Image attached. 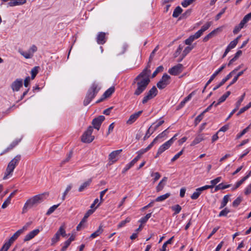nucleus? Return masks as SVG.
<instances>
[{
  "label": "nucleus",
  "instance_id": "obj_56",
  "mask_svg": "<svg viewBox=\"0 0 251 251\" xmlns=\"http://www.w3.org/2000/svg\"><path fill=\"white\" fill-rule=\"evenodd\" d=\"M245 96V93H244L242 95L241 98L239 99V100L237 101V102L236 103V107H237V108H239V107L241 105V104L242 102L243 101V100L244 99Z\"/></svg>",
  "mask_w": 251,
  "mask_h": 251
},
{
  "label": "nucleus",
  "instance_id": "obj_28",
  "mask_svg": "<svg viewBox=\"0 0 251 251\" xmlns=\"http://www.w3.org/2000/svg\"><path fill=\"white\" fill-rule=\"evenodd\" d=\"M102 232V226L101 225H100L99 227V228L95 232L91 234V235L90 236V238H91L92 239L95 238L99 236L100 234H101Z\"/></svg>",
  "mask_w": 251,
  "mask_h": 251
},
{
  "label": "nucleus",
  "instance_id": "obj_38",
  "mask_svg": "<svg viewBox=\"0 0 251 251\" xmlns=\"http://www.w3.org/2000/svg\"><path fill=\"white\" fill-rule=\"evenodd\" d=\"M151 213H148L147 214L145 217L142 218L140 220H139V222L141 224H145V223L147 222V221L148 220V219L151 217Z\"/></svg>",
  "mask_w": 251,
  "mask_h": 251
},
{
  "label": "nucleus",
  "instance_id": "obj_24",
  "mask_svg": "<svg viewBox=\"0 0 251 251\" xmlns=\"http://www.w3.org/2000/svg\"><path fill=\"white\" fill-rule=\"evenodd\" d=\"M199 37V36L195 33V34L191 35L188 39H186L185 43L186 45H190L195 39H197Z\"/></svg>",
  "mask_w": 251,
  "mask_h": 251
},
{
  "label": "nucleus",
  "instance_id": "obj_50",
  "mask_svg": "<svg viewBox=\"0 0 251 251\" xmlns=\"http://www.w3.org/2000/svg\"><path fill=\"white\" fill-rule=\"evenodd\" d=\"M20 53L24 56L25 58H30L32 57V55L28 51V52H24L23 51H19Z\"/></svg>",
  "mask_w": 251,
  "mask_h": 251
},
{
  "label": "nucleus",
  "instance_id": "obj_43",
  "mask_svg": "<svg viewBox=\"0 0 251 251\" xmlns=\"http://www.w3.org/2000/svg\"><path fill=\"white\" fill-rule=\"evenodd\" d=\"M172 209L175 211L174 214L176 215L180 212L181 207L179 204H176L172 207Z\"/></svg>",
  "mask_w": 251,
  "mask_h": 251
},
{
  "label": "nucleus",
  "instance_id": "obj_21",
  "mask_svg": "<svg viewBox=\"0 0 251 251\" xmlns=\"http://www.w3.org/2000/svg\"><path fill=\"white\" fill-rule=\"evenodd\" d=\"M17 192V190H16L10 194L9 196L7 198V199L4 201V202L2 204V206H1L2 208L4 209L7 207V206L11 202V198L16 194V193Z\"/></svg>",
  "mask_w": 251,
  "mask_h": 251
},
{
  "label": "nucleus",
  "instance_id": "obj_26",
  "mask_svg": "<svg viewBox=\"0 0 251 251\" xmlns=\"http://www.w3.org/2000/svg\"><path fill=\"white\" fill-rule=\"evenodd\" d=\"M25 2L26 0H12L8 3V5L9 6H14L25 4Z\"/></svg>",
  "mask_w": 251,
  "mask_h": 251
},
{
  "label": "nucleus",
  "instance_id": "obj_54",
  "mask_svg": "<svg viewBox=\"0 0 251 251\" xmlns=\"http://www.w3.org/2000/svg\"><path fill=\"white\" fill-rule=\"evenodd\" d=\"M183 152V149L180 151L178 153L176 154L171 159V161L172 162L175 161L176 159H177L180 156H181Z\"/></svg>",
  "mask_w": 251,
  "mask_h": 251
},
{
  "label": "nucleus",
  "instance_id": "obj_48",
  "mask_svg": "<svg viewBox=\"0 0 251 251\" xmlns=\"http://www.w3.org/2000/svg\"><path fill=\"white\" fill-rule=\"evenodd\" d=\"M196 0H184L181 2V5L184 7H186L188 5H190L193 2L195 1Z\"/></svg>",
  "mask_w": 251,
  "mask_h": 251
},
{
  "label": "nucleus",
  "instance_id": "obj_25",
  "mask_svg": "<svg viewBox=\"0 0 251 251\" xmlns=\"http://www.w3.org/2000/svg\"><path fill=\"white\" fill-rule=\"evenodd\" d=\"M127 48V45L123 44L118 47L116 49V52L118 55L123 54L125 52Z\"/></svg>",
  "mask_w": 251,
  "mask_h": 251
},
{
  "label": "nucleus",
  "instance_id": "obj_51",
  "mask_svg": "<svg viewBox=\"0 0 251 251\" xmlns=\"http://www.w3.org/2000/svg\"><path fill=\"white\" fill-rule=\"evenodd\" d=\"M165 184L160 181L158 185L156 186V190L157 192H159L163 190Z\"/></svg>",
  "mask_w": 251,
  "mask_h": 251
},
{
  "label": "nucleus",
  "instance_id": "obj_55",
  "mask_svg": "<svg viewBox=\"0 0 251 251\" xmlns=\"http://www.w3.org/2000/svg\"><path fill=\"white\" fill-rule=\"evenodd\" d=\"M242 201V198L241 197H238L232 203V205L234 207H237Z\"/></svg>",
  "mask_w": 251,
  "mask_h": 251
},
{
  "label": "nucleus",
  "instance_id": "obj_29",
  "mask_svg": "<svg viewBox=\"0 0 251 251\" xmlns=\"http://www.w3.org/2000/svg\"><path fill=\"white\" fill-rule=\"evenodd\" d=\"M20 140H16L13 142L6 150H5L2 152L0 153V155H2L3 154L8 151H9L12 150L14 147H15L16 145L18 144Z\"/></svg>",
  "mask_w": 251,
  "mask_h": 251
},
{
  "label": "nucleus",
  "instance_id": "obj_39",
  "mask_svg": "<svg viewBox=\"0 0 251 251\" xmlns=\"http://www.w3.org/2000/svg\"><path fill=\"white\" fill-rule=\"evenodd\" d=\"M130 220V218L127 217L125 220L122 221L119 224V225H118V228H120L123 226H125L126 223H129Z\"/></svg>",
  "mask_w": 251,
  "mask_h": 251
},
{
  "label": "nucleus",
  "instance_id": "obj_18",
  "mask_svg": "<svg viewBox=\"0 0 251 251\" xmlns=\"http://www.w3.org/2000/svg\"><path fill=\"white\" fill-rule=\"evenodd\" d=\"M39 232V230L38 229H36L35 230H32L28 233L25 237L24 241L25 242L28 241L33 238H34L36 235H37Z\"/></svg>",
  "mask_w": 251,
  "mask_h": 251
},
{
  "label": "nucleus",
  "instance_id": "obj_62",
  "mask_svg": "<svg viewBox=\"0 0 251 251\" xmlns=\"http://www.w3.org/2000/svg\"><path fill=\"white\" fill-rule=\"evenodd\" d=\"M71 244V242H70V241H66L64 243V245L62 247L61 249V251H65L67 249V248L70 246Z\"/></svg>",
  "mask_w": 251,
  "mask_h": 251
},
{
  "label": "nucleus",
  "instance_id": "obj_46",
  "mask_svg": "<svg viewBox=\"0 0 251 251\" xmlns=\"http://www.w3.org/2000/svg\"><path fill=\"white\" fill-rule=\"evenodd\" d=\"M201 191L198 190V189H196V192H195L191 196V198L192 200H196L198 198L200 194H201Z\"/></svg>",
  "mask_w": 251,
  "mask_h": 251
},
{
  "label": "nucleus",
  "instance_id": "obj_44",
  "mask_svg": "<svg viewBox=\"0 0 251 251\" xmlns=\"http://www.w3.org/2000/svg\"><path fill=\"white\" fill-rule=\"evenodd\" d=\"M228 201H229V196L228 195L225 196L223 198V201L222 202L220 208H222L224 207H225L226 205V204H227V203L228 202Z\"/></svg>",
  "mask_w": 251,
  "mask_h": 251
},
{
  "label": "nucleus",
  "instance_id": "obj_6",
  "mask_svg": "<svg viewBox=\"0 0 251 251\" xmlns=\"http://www.w3.org/2000/svg\"><path fill=\"white\" fill-rule=\"evenodd\" d=\"M93 131L92 126H90L81 137V141L83 143H90L94 139V136L92 135Z\"/></svg>",
  "mask_w": 251,
  "mask_h": 251
},
{
  "label": "nucleus",
  "instance_id": "obj_11",
  "mask_svg": "<svg viewBox=\"0 0 251 251\" xmlns=\"http://www.w3.org/2000/svg\"><path fill=\"white\" fill-rule=\"evenodd\" d=\"M104 119L105 117L102 115L99 116L97 118L93 119L92 124L94 126V127L97 130H99L100 125Z\"/></svg>",
  "mask_w": 251,
  "mask_h": 251
},
{
  "label": "nucleus",
  "instance_id": "obj_16",
  "mask_svg": "<svg viewBox=\"0 0 251 251\" xmlns=\"http://www.w3.org/2000/svg\"><path fill=\"white\" fill-rule=\"evenodd\" d=\"M122 150H116L112 151L109 155V159L113 163L117 160V157L119 154L122 152Z\"/></svg>",
  "mask_w": 251,
  "mask_h": 251
},
{
  "label": "nucleus",
  "instance_id": "obj_2",
  "mask_svg": "<svg viewBox=\"0 0 251 251\" xmlns=\"http://www.w3.org/2000/svg\"><path fill=\"white\" fill-rule=\"evenodd\" d=\"M48 193H44L35 195L28 199L25 202L22 209V214L26 213L28 209L36 206L42 202L45 199L46 196H48Z\"/></svg>",
  "mask_w": 251,
  "mask_h": 251
},
{
  "label": "nucleus",
  "instance_id": "obj_61",
  "mask_svg": "<svg viewBox=\"0 0 251 251\" xmlns=\"http://www.w3.org/2000/svg\"><path fill=\"white\" fill-rule=\"evenodd\" d=\"M151 176H154V178H153V182H155V181H156L160 177V175L158 172L152 173L151 174Z\"/></svg>",
  "mask_w": 251,
  "mask_h": 251
},
{
  "label": "nucleus",
  "instance_id": "obj_15",
  "mask_svg": "<svg viewBox=\"0 0 251 251\" xmlns=\"http://www.w3.org/2000/svg\"><path fill=\"white\" fill-rule=\"evenodd\" d=\"M142 111H139L137 112H136L132 115H131L128 119V120L126 121V123L127 125H131L134 122L136 121V120L139 118L140 115L142 113Z\"/></svg>",
  "mask_w": 251,
  "mask_h": 251
},
{
  "label": "nucleus",
  "instance_id": "obj_1",
  "mask_svg": "<svg viewBox=\"0 0 251 251\" xmlns=\"http://www.w3.org/2000/svg\"><path fill=\"white\" fill-rule=\"evenodd\" d=\"M150 67V66L148 64L147 67L134 79V82L135 83L136 81L137 86L134 93L135 95L139 96L142 93L150 82L151 70L149 69Z\"/></svg>",
  "mask_w": 251,
  "mask_h": 251
},
{
  "label": "nucleus",
  "instance_id": "obj_35",
  "mask_svg": "<svg viewBox=\"0 0 251 251\" xmlns=\"http://www.w3.org/2000/svg\"><path fill=\"white\" fill-rule=\"evenodd\" d=\"M96 209L95 208L94 209H89L85 214L84 217L82 219V222H86L87 219L93 213Z\"/></svg>",
  "mask_w": 251,
  "mask_h": 251
},
{
  "label": "nucleus",
  "instance_id": "obj_57",
  "mask_svg": "<svg viewBox=\"0 0 251 251\" xmlns=\"http://www.w3.org/2000/svg\"><path fill=\"white\" fill-rule=\"evenodd\" d=\"M71 188H72L71 185H69L67 187L65 192L63 193V196L62 198V199L63 201H64L65 199L66 196L67 195V194L69 192V191L71 189Z\"/></svg>",
  "mask_w": 251,
  "mask_h": 251
},
{
  "label": "nucleus",
  "instance_id": "obj_53",
  "mask_svg": "<svg viewBox=\"0 0 251 251\" xmlns=\"http://www.w3.org/2000/svg\"><path fill=\"white\" fill-rule=\"evenodd\" d=\"M250 127V125L248 127L245 128L244 129L242 130V131L239 134L237 135V139H239L241 138L243 135H244L248 131L249 128Z\"/></svg>",
  "mask_w": 251,
  "mask_h": 251
},
{
  "label": "nucleus",
  "instance_id": "obj_31",
  "mask_svg": "<svg viewBox=\"0 0 251 251\" xmlns=\"http://www.w3.org/2000/svg\"><path fill=\"white\" fill-rule=\"evenodd\" d=\"M170 195L171 194L170 193H167L164 195L157 197L155 200V201L156 202L162 201L168 198Z\"/></svg>",
  "mask_w": 251,
  "mask_h": 251
},
{
  "label": "nucleus",
  "instance_id": "obj_12",
  "mask_svg": "<svg viewBox=\"0 0 251 251\" xmlns=\"http://www.w3.org/2000/svg\"><path fill=\"white\" fill-rule=\"evenodd\" d=\"M171 141L168 142L167 141L165 142L164 144H163L162 146H161L157 151V152L155 156V158H157L158 157L161 153H162L164 151H165L166 150L168 149L172 145L171 144Z\"/></svg>",
  "mask_w": 251,
  "mask_h": 251
},
{
  "label": "nucleus",
  "instance_id": "obj_14",
  "mask_svg": "<svg viewBox=\"0 0 251 251\" xmlns=\"http://www.w3.org/2000/svg\"><path fill=\"white\" fill-rule=\"evenodd\" d=\"M238 69H235L232 71H231L228 75H226V76L222 79L221 82L216 86L214 88L213 90L215 91L220 88L221 86H222L227 80H228L232 75L235 73L237 71H238Z\"/></svg>",
  "mask_w": 251,
  "mask_h": 251
},
{
  "label": "nucleus",
  "instance_id": "obj_59",
  "mask_svg": "<svg viewBox=\"0 0 251 251\" xmlns=\"http://www.w3.org/2000/svg\"><path fill=\"white\" fill-rule=\"evenodd\" d=\"M183 49V46L181 45H179L177 50L175 52L174 55L175 57H177L181 52V50Z\"/></svg>",
  "mask_w": 251,
  "mask_h": 251
},
{
  "label": "nucleus",
  "instance_id": "obj_9",
  "mask_svg": "<svg viewBox=\"0 0 251 251\" xmlns=\"http://www.w3.org/2000/svg\"><path fill=\"white\" fill-rule=\"evenodd\" d=\"M157 90L155 86H153L151 89L147 93V95L143 98L142 103L145 104L150 100L153 99L157 94Z\"/></svg>",
  "mask_w": 251,
  "mask_h": 251
},
{
  "label": "nucleus",
  "instance_id": "obj_63",
  "mask_svg": "<svg viewBox=\"0 0 251 251\" xmlns=\"http://www.w3.org/2000/svg\"><path fill=\"white\" fill-rule=\"evenodd\" d=\"M237 44V41L233 40L229 43L228 47L230 49H233L236 46Z\"/></svg>",
  "mask_w": 251,
  "mask_h": 251
},
{
  "label": "nucleus",
  "instance_id": "obj_5",
  "mask_svg": "<svg viewBox=\"0 0 251 251\" xmlns=\"http://www.w3.org/2000/svg\"><path fill=\"white\" fill-rule=\"evenodd\" d=\"M31 224V222L27 223L22 228L17 231L12 237L9 239L8 241L6 242L4 245H5L6 247H9L11 245V244L18 238V237L25 231L26 230L27 228L30 226Z\"/></svg>",
  "mask_w": 251,
  "mask_h": 251
},
{
  "label": "nucleus",
  "instance_id": "obj_4",
  "mask_svg": "<svg viewBox=\"0 0 251 251\" xmlns=\"http://www.w3.org/2000/svg\"><path fill=\"white\" fill-rule=\"evenodd\" d=\"M20 159L21 155H17L9 162L5 170L4 176L3 177V179H6L8 178L9 176L12 175V173Z\"/></svg>",
  "mask_w": 251,
  "mask_h": 251
},
{
  "label": "nucleus",
  "instance_id": "obj_58",
  "mask_svg": "<svg viewBox=\"0 0 251 251\" xmlns=\"http://www.w3.org/2000/svg\"><path fill=\"white\" fill-rule=\"evenodd\" d=\"M203 116V113H201L200 115H199L198 116H197L196 117V118L195 119V125L196 126L202 120Z\"/></svg>",
  "mask_w": 251,
  "mask_h": 251
},
{
  "label": "nucleus",
  "instance_id": "obj_32",
  "mask_svg": "<svg viewBox=\"0 0 251 251\" xmlns=\"http://www.w3.org/2000/svg\"><path fill=\"white\" fill-rule=\"evenodd\" d=\"M114 87H111L105 92L103 96L105 98H108L114 93Z\"/></svg>",
  "mask_w": 251,
  "mask_h": 251
},
{
  "label": "nucleus",
  "instance_id": "obj_47",
  "mask_svg": "<svg viewBox=\"0 0 251 251\" xmlns=\"http://www.w3.org/2000/svg\"><path fill=\"white\" fill-rule=\"evenodd\" d=\"M59 205V204H58L57 205H54L53 206H52L51 207H50L49 209L48 210V211H47L46 214L47 215H49L50 214H51L52 213H53L54 210L58 207V206Z\"/></svg>",
  "mask_w": 251,
  "mask_h": 251
},
{
  "label": "nucleus",
  "instance_id": "obj_34",
  "mask_svg": "<svg viewBox=\"0 0 251 251\" xmlns=\"http://www.w3.org/2000/svg\"><path fill=\"white\" fill-rule=\"evenodd\" d=\"M92 181L91 179H88L87 181L84 182L82 185H80L78 189L79 192H82L85 188L88 187Z\"/></svg>",
  "mask_w": 251,
  "mask_h": 251
},
{
  "label": "nucleus",
  "instance_id": "obj_23",
  "mask_svg": "<svg viewBox=\"0 0 251 251\" xmlns=\"http://www.w3.org/2000/svg\"><path fill=\"white\" fill-rule=\"evenodd\" d=\"M211 25L210 22H207L204 25H203L201 29L198 30L196 33L200 37L201 35L202 34L203 32L206 31L207 29L209 28V27Z\"/></svg>",
  "mask_w": 251,
  "mask_h": 251
},
{
  "label": "nucleus",
  "instance_id": "obj_41",
  "mask_svg": "<svg viewBox=\"0 0 251 251\" xmlns=\"http://www.w3.org/2000/svg\"><path fill=\"white\" fill-rule=\"evenodd\" d=\"M230 186V184L223 185V183H220L219 185L216 186L215 190L216 191L220 189L224 190V189H225L226 188L229 187Z\"/></svg>",
  "mask_w": 251,
  "mask_h": 251
},
{
  "label": "nucleus",
  "instance_id": "obj_17",
  "mask_svg": "<svg viewBox=\"0 0 251 251\" xmlns=\"http://www.w3.org/2000/svg\"><path fill=\"white\" fill-rule=\"evenodd\" d=\"M226 64L223 65L221 68H220L211 75L209 80L206 83L205 88L211 82V81L215 78L216 75H217L221 72H222L225 69V68L226 67Z\"/></svg>",
  "mask_w": 251,
  "mask_h": 251
},
{
  "label": "nucleus",
  "instance_id": "obj_20",
  "mask_svg": "<svg viewBox=\"0 0 251 251\" xmlns=\"http://www.w3.org/2000/svg\"><path fill=\"white\" fill-rule=\"evenodd\" d=\"M221 31L222 29L220 27L217 28L213 30L212 31H211L210 33H209L208 34H207L206 36H205L203 38V41L204 42H207L210 38L215 36L217 32H220Z\"/></svg>",
  "mask_w": 251,
  "mask_h": 251
},
{
  "label": "nucleus",
  "instance_id": "obj_49",
  "mask_svg": "<svg viewBox=\"0 0 251 251\" xmlns=\"http://www.w3.org/2000/svg\"><path fill=\"white\" fill-rule=\"evenodd\" d=\"M229 212L230 210L228 208H225L224 209H223L220 212L219 216H226L227 214Z\"/></svg>",
  "mask_w": 251,
  "mask_h": 251
},
{
  "label": "nucleus",
  "instance_id": "obj_3",
  "mask_svg": "<svg viewBox=\"0 0 251 251\" xmlns=\"http://www.w3.org/2000/svg\"><path fill=\"white\" fill-rule=\"evenodd\" d=\"M100 89L99 87L98 84L94 82L89 89L88 92L86 94L85 98L83 101L84 105H88L92 100L95 97L98 91Z\"/></svg>",
  "mask_w": 251,
  "mask_h": 251
},
{
  "label": "nucleus",
  "instance_id": "obj_8",
  "mask_svg": "<svg viewBox=\"0 0 251 251\" xmlns=\"http://www.w3.org/2000/svg\"><path fill=\"white\" fill-rule=\"evenodd\" d=\"M170 76L167 74L162 76L160 80L157 83L156 86L159 89L165 88L170 82Z\"/></svg>",
  "mask_w": 251,
  "mask_h": 251
},
{
  "label": "nucleus",
  "instance_id": "obj_36",
  "mask_svg": "<svg viewBox=\"0 0 251 251\" xmlns=\"http://www.w3.org/2000/svg\"><path fill=\"white\" fill-rule=\"evenodd\" d=\"M39 69V67L36 66V67H34L31 70V78L32 79H33L35 78V77L36 76V75L37 74V73L38 72Z\"/></svg>",
  "mask_w": 251,
  "mask_h": 251
},
{
  "label": "nucleus",
  "instance_id": "obj_37",
  "mask_svg": "<svg viewBox=\"0 0 251 251\" xmlns=\"http://www.w3.org/2000/svg\"><path fill=\"white\" fill-rule=\"evenodd\" d=\"M192 48H193L191 47H187L183 51L182 58L179 59L178 61H181L182 59L192 50Z\"/></svg>",
  "mask_w": 251,
  "mask_h": 251
},
{
  "label": "nucleus",
  "instance_id": "obj_22",
  "mask_svg": "<svg viewBox=\"0 0 251 251\" xmlns=\"http://www.w3.org/2000/svg\"><path fill=\"white\" fill-rule=\"evenodd\" d=\"M97 41L99 44L102 45L105 42V34L104 32H100L97 36Z\"/></svg>",
  "mask_w": 251,
  "mask_h": 251
},
{
  "label": "nucleus",
  "instance_id": "obj_64",
  "mask_svg": "<svg viewBox=\"0 0 251 251\" xmlns=\"http://www.w3.org/2000/svg\"><path fill=\"white\" fill-rule=\"evenodd\" d=\"M251 193V183L246 188L245 191V194L246 195L250 194Z\"/></svg>",
  "mask_w": 251,
  "mask_h": 251
},
{
  "label": "nucleus",
  "instance_id": "obj_10",
  "mask_svg": "<svg viewBox=\"0 0 251 251\" xmlns=\"http://www.w3.org/2000/svg\"><path fill=\"white\" fill-rule=\"evenodd\" d=\"M183 70V66L181 64H178L169 69L168 72L172 75H176L181 73Z\"/></svg>",
  "mask_w": 251,
  "mask_h": 251
},
{
  "label": "nucleus",
  "instance_id": "obj_19",
  "mask_svg": "<svg viewBox=\"0 0 251 251\" xmlns=\"http://www.w3.org/2000/svg\"><path fill=\"white\" fill-rule=\"evenodd\" d=\"M204 140V135L203 134L199 133L196 136L194 140L192 141L190 144V146H194Z\"/></svg>",
  "mask_w": 251,
  "mask_h": 251
},
{
  "label": "nucleus",
  "instance_id": "obj_42",
  "mask_svg": "<svg viewBox=\"0 0 251 251\" xmlns=\"http://www.w3.org/2000/svg\"><path fill=\"white\" fill-rule=\"evenodd\" d=\"M107 190H108L107 189H105V190L102 191L100 193V201L98 204L97 206L95 207V209H97L100 206V205L103 202V197L104 195L105 194V193L107 191Z\"/></svg>",
  "mask_w": 251,
  "mask_h": 251
},
{
  "label": "nucleus",
  "instance_id": "obj_52",
  "mask_svg": "<svg viewBox=\"0 0 251 251\" xmlns=\"http://www.w3.org/2000/svg\"><path fill=\"white\" fill-rule=\"evenodd\" d=\"M222 177L221 176L217 177L214 179H213L211 180L210 183L211 184V186H212V187H214V185H215L216 184L219 183L221 180Z\"/></svg>",
  "mask_w": 251,
  "mask_h": 251
},
{
  "label": "nucleus",
  "instance_id": "obj_60",
  "mask_svg": "<svg viewBox=\"0 0 251 251\" xmlns=\"http://www.w3.org/2000/svg\"><path fill=\"white\" fill-rule=\"evenodd\" d=\"M151 129V126L148 129L147 133L144 137V140H145L147 138H148L151 136V135L152 133L154 131L153 130H152L151 132H150Z\"/></svg>",
  "mask_w": 251,
  "mask_h": 251
},
{
  "label": "nucleus",
  "instance_id": "obj_7",
  "mask_svg": "<svg viewBox=\"0 0 251 251\" xmlns=\"http://www.w3.org/2000/svg\"><path fill=\"white\" fill-rule=\"evenodd\" d=\"M66 231L64 226H61L55 234L54 236L51 239V245H54L60 239V236L62 237L66 236Z\"/></svg>",
  "mask_w": 251,
  "mask_h": 251
},
{
  "label": "nucleus",
  "instance_id": "obj_40",
  "mask_svg": "<svg viewBox=\"0 0 251 251\" xmlns=\"http://www.w3.org/2000/svg\"><path fill=\"white\" fill-rule=\"evenodd\" d=\"M72 154H73V153L72 151L69 152V153L68 154L67 157L61 161V162L60 163L61 166H62L64 164H65L67 162H68L70 160V159L72 156Z\"/></svg>",
  "mask_w": 251,
  "mask_h": 251
},
{
  "label": "nucleus",
  "instance_id": "obj_27",
  "mask_svg": "<svg viewBox=\"0 0 251 251\" xmlns=\"http://www.w3.org/2000/svg\"><path fill=\"white\" fill-rule=\"evenodd\" d=\"M230 92L227 91L226 92L225 94H224L222 97H221L217 103L215 102V106H217L218 105H219L221 102H224L226 100V98L230 95Z\"/></svg>",
  "mask_w": 251,
  "mask_h": 251
},
{
  "label": "nucleus",
  "instance_id": "obj_30",
  "mask_svg": "<svg viewBox=\"0 0 251 251\" xmlns=\"http://www.w3.org/2000/svg\"><path fill=\"white\" fill-rule=\"evenodd\" d=\"M251 176L250 173H249L247 176L243 177L240 181H238L235 185V187L232 188V190H234L238 188L246 179H247Z\"/></svg>",
  "mask_w": 251,
  "mask_h": 251
},
{
  "label": "nucleus",
  "instance_id": "obj_33",
  "mask_svg": "<svg viewBox=\"0 0 251 251\" xmlns=\"http://www.w3.org/2000/svg\"><path fill=\"white\" fill-rule=\"evenodd\" d=\"M182 12V8L179 6H177L174 10L173 14V17L174 18H177L181 13Z\"/></svg>",
  "mask_w": 251,
  "mask_h": 251
},
{
  "label": "nucleus",
  "instance_id": "obj_45",
  "mask_svg": "<svg viewBox=\"0 0 251 251\" xmlns=\"http://www.w3.org/2000/svg\"><path fill=\"white\" fill-rule=\"evenodd\" d=\"M163 70V67L162 66H160L156 68V69L155 70V71L152 74V76H151L152 78L154 77L158 73L162 72Z\"/></svg>",
  "mask_w": 251,
  "mask_h": 251
},
{
  "label": "nucleus",
  "instance_id": "obj_13",
  "mask_svg": "<svg viewBox=\"0 0 251 251\" xmlns=\"http://www.w3.org/2000/svg\"><path fill=\"white\" fill-rule=\"evenodd\" d=\"M23 86V80L21 79H17L11 84V87L13 91H18Z\"/></svg>",
  "mask_w": 251,
  "mask_h": 251
}]
</instances>
